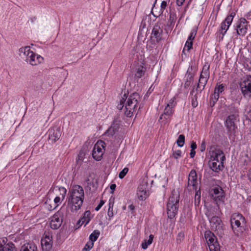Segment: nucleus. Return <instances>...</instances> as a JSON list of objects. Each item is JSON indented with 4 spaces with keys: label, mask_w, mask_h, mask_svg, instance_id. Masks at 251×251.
Returning a JSON list of instances; mask_svg holds the SVG:
<instances>
[{
    "label": "nucleus",
    "mask_w": 251,
    "mask_h": 251,
    "mask_svg": "<svg viewBox=\"0 0 251 251\" xmlns=\"http://www.w3.org/2000/svg\"><path fill=\"white\" fill-rule=\"evenodd\" d=\"M84 198L83 188L75 185L69 190L68 196V203L72 212H76L80 209Z\"/></svg>",
    "instance_id": "1"
},
{
    "label": "nucleus",
    "mask_w": 251,
    "mask_h": 251,
    "mask_svg": "<svg viewBox=\"0 0 251 251\" xmlns=\"http://www.w3.org/2000/svg\"><path fill=\"white\" fill-rule=\"evenodd\" d=\"M179 198V191L175 189L172 190L167 204V215L170 219L174 218L177 213Z\"/></svg>",
    "instance_id": "2"
},
{
    "label": "nucleus",
    "mask_w": 251,
    "mask_h": 251,
    "mask_svg": "<svg viewBox=\"0 0 251 251\" xmlns=\"http://www.w3.org/2000/svg\"><path fill=\"white\" fill-rule=\"evenodd\" d=\"M230 221L232 231L236 236H240L245 230L246 221L241 214H232Z\"/></svg>",
    "instance_id": "3"
},
{
    "label": "nucleus",
    "mask_w": 251,
    "mask_h": 251,
    "mask_svg": "<svg viewBox=\"0 0 251 251\" xmlns=\"http://www.w3.org/2000/svg\"><path fill=\"white\" fill-rule=\"evenodd\" d=\"M233 109L235 111L234 113L229 115L226 121V126L227 130L228 135L229 138L232 139H234L237 129L235 122L239 120L238 110L234 107Z\"/></svg>",
    "instance_id": "4"
},
{
    "label": "nucleus",
    "mask_w": 251,
    "mask_h": 251,
    "mask_svg": "<svg viewBox=\"0 0 251 251\" xmlns=\"http://www.w3.org/2000/svg\"><path fill=\"white\" fill-rule=\"evenodd\" d=\"M140 96L137 93H133L129 96L125 105V114L127 117H131L135 111Z\"/></svg>",
    "instance_id": "5"
},
{
    "label": "nucleus",
    "mask_w": 251,
    "mask_h": 251,
    "mask_svg": "<svg viewBox=\"0 0 251 251\" xmlns=\"http://www.w3.org/2000/svg\"><path fill=\"white\" fill-rule=\"evenodd\" d=\"M209 66L204 65L201 73L199 82L197 84V90L201 91L204 89L205 86L209 78Z\"/></svg>",
    "instance_id": "6"
},
{
    "label": "nucleus",
    "mask_w": 251,
    "mask_h": 251,
    "mask_svg": "<svg viewBox=\"0 0 251 251\" xmlns=\"http://www.w3.org/2000/svg\"><path fill=\"white\" fill-rule=\"evenodd\" d=\"M204 237L210 251H220V246L214 234L210 231L205 232Z\"/></svg>",
    "instance_id": "7"
},
{
    "label": "nucleus",
    "mask_w": 251,
    "mask_h": 251,
    "mask_svg": "<svg viewBox=\"0 0 251 251\" xmlns=\"http://www.w3.org/2000/svg\"><path fill=\"white\" fill-rule=\"evenodd\" d=\"M241 92L244 98L251 97V75H247L240 83Z\"/></svg>",
    "instance_id": "8"
},
{
    "label": "nucleus",
    "mask_w": 251,
    "mask_h": 251,
    "mask_svg": "<svg viewBox=\"0 0 251 251\" xmlns=\"http://www.w3.org/2000/svg\"><path fill=\"white\" fill-rule=\"evenodd\" d=\"M105 143L102 141H98L95 145L93 151V157L97 161L101 160L104 151Z\"/></svg>",
    "instance_id": "9"
},
{
    "label": "nucleus",
    "mask_w": 251,
    "mask_h": 251,
    "mask_svg": "<svg viewBox=\"0 0 251 251\" xmlns=\"http://www.w3.org/2000/svg\"><path fill=\"white\" fill-rule=\"evenodd\" d=\"M63 222V213L59 211L52 217L50 222V227L56 229L58 228L61 225Z\"/></svg>",
    "instance_id": "10"
},
{
    "label": "nucleus",
    "mask_w": 251,
    "mask_h": 251,
    "mask_svg": "<svg viewBox=\"0 0 251 251\" xmlns=\"http://www.w3.org/2000/svg\"><path fill=\"white\" fill-rule=\"evenodd\" d=\"M210 195L212 199L216 202L223 201L224 198V192L220 187H216L211 189Z\"/></svg>",
    "instance_id": "11"
},
{
    "label": "nucleus",
    "mask_w": 251,
    "mask_h": 251,
    "mask_svg": "<svg viewBox=\"0 0 251 251\" xmlns=\"http://www.w3.org/2000/svg\"><path fill=\"white\" fill-rule=\"evenodd\" d=\"M210 159L218 162L219 161L224 162L226 157L223 151L220 150L213 148V150L210 151Z\"/></svg>",
    "instance_id": "12"
},
{
    "label": "nucleus",
    "mask_w": 251,
    "mask_h": 251,
    "mask_svg": "<svg viewBox=\"0 0 251 251\" xmlns=\"http://www.w3.org/2000/svg\"><path fill=\"white\" fill-rule=\"evenodd\" d=\"M148 184L144 182L140 185L138 188L137 195L138 198L141 201L145 200L149 196V192L147 191Z\"/></svg>",
    "instance_id": "13"
},
{
    "label": "nucleus",
    "mask_w": 251,
    "mask_h": 251,
    "mask_svg": "<svg viewBox=\"0 0 251 251\" xmlns=\"http://www.w3.org/2000/svg\"><path fill=\"white\" fill-rule=\"evenodd\" d=\"M147 71L145 64L142 62L138 63L134 68V78L138 79L144 76Z\"/></svg>",
    "instance_id": "14"
},
{
    "label": "nucleus",
    "mask_w": 251,
    "mask_h": 251,
    "mask_svg": "<svg viewBox=\"0 0 251 251\" xmlns=\"http://www.w3.org/2000/svg\"><path fill=\"white\" fill-rule=\"evenodd\" d=\"M43 251H53L52 250V238L50 235H46L41 241Z\"/></svg>",
    "instance_id": "15"
},
{
    "label": "nucleus",
    "mask_w": 251,
    "mask_h": 251,
    "mask_svg": "<svg viewBox=\"0 0 251 251\" xmlns=\"http://www.w3.org/2000/svg\"><path fill=\"white\" fill-rule=\"evenodd\" d=\"M59 192V195L57 196L54 199V205L53 208L50 206V209H54L57 207L64 199L67 190L64 187H61L58 189Z\"/></svg>",
    "instance_id": "16"
},
{
    "label": "nucleus",
    "mask_w": 251,
    "mask_h": 251,
    "mask_svg": "<svg viewBox=\"0 0 251 251\" xmlns=\"http://www.w3.org/2000/svg\"><path fill=\"white\" fill-rule=\"evenodd\" d=\"M198 180L196 171L192 170L189 173L188 181V186H192L193 190L197 189Z\"/></svg>",
    "instance_id": "17"
},
{
    "label": "nucleus",
    "mask_w": 251,
    "mask_h": 251,
    "mask_svg": "<svg viewBox=\"0 0 251 251\" xmlns=\"http://www.w3.org/2000/svg\"><path fill=\"white\" fill-rule=\"evenodd\" d=\"M61 135L60 128L50 129L49 132V140L52 143H55L60 138Z\"/></svg>",
    "instance_id": "18"
},
{
    "label": "nucleus",
    "mask_w": 251,
    "mask_h": 251,
    "mask_svg": "<svg viewBox=\"0 0 251 251\" xmlns=\"http://www.w3.org/2000/svg\"><path fill=\"white\" fill-rule=\"evenodd\" d=\"M193 67L191 66L190 67H189L187 72L185 75V82L184 84V87L185 88H188L190 85L191 83L194 80V76L195 75V74L193 72Z\"/></svg>",
    "instance_id": "19"
},
{
    "label": "nucleus",
    "mask_w": 251,
    "mask_h": 251,
    "mask_svg": "<svg viewBox=\"0 0 251 251\" xmlns=\"http://www.w3.org/2000/svg\"><path fill=\"white\" fill-rule=\"evenodd\" d=\"M210 226L213 230H217L222 227V221L218 216H213L210 220Z\"/></svg>",
    "instance_id": "20"
},
{
    "label": "nucleus",
    "mask_w": 251,
    "mask_h": 251,
    "mask_svg": "<svg viewBox=\"0 0 251 251\" xmlns=\"http://www.w3.org/2000/svg\"><path fill=\"white\" fill-rule=\"evenodd\" d=\"M236 31L239 30L240 31L244 30H250V25H249V22L245 18H241L237 23Z\"/></svg>",
    "instance_id": "21"
},
{
    "label": "nucleus",
    "mask_w": 251,
    "mask_h": 251,
    "mask_svg": "<svg viewBox=\"0 0 251 251\" xmlns=\"http://www.w3.org/2000/svg\"><path fill=\"white\" fill-rule=\"evenodd\" d=\"M235 15V12H231L230 15L227 16V17L226 18V19L223 21L221 25V30H225V31H226L229 27V25H231L232 21L233 20V19Z\"/></svg>",
    "instance_id": "22"
},
{
    "label": "nucleus",
    "mask_w": 251,
    "mask_h": 251,
    "mask_svg": "<svg viewBox=\"0 0 251 251\" xmlns=\"http://www.w3.org/2000/svg\"><path fill=\"white\" fill-rule=\"evenodd\" d=\"M208 165L210 168L215 172H219L222 170L224 167L223 162L219 161V162H218L211 159L209 161Z\"/></svg>",
    "instance_id": "23"
},
{
    "label": "nucleus",
    "mask_w": 251,
    "mask_h": 251,
    "mask_svg": "<svg viewBox=\"0 0 251 251\" xmlns=\"http://www.w3.org/2000/svg\"><path fill=\"white\" fill-rule=\"evenodd\" d=\"M19 55L23 58H25V61L27 62L28 59H29V56L31 53L34 52L31 51L29 46H25L22 47L19 49Z\"/></svg>",
    "instance_id": "24"
},
{
    "label": "nucleus",
    "mask_w": 251,
    "mask_h": 251,
    "mask_svg": "<svg viewBox=\"0 0 251 251\" xmlns=\"http://www.w3.org/2000/svg\"><path fill=\"white\" fill-rule=\"evenodd\" d=\"M43 58L39 55H36L34 52L33 53H31L30 56H29V59H28L27 62L29 63L32 66L37 65V64L40 63L43 61Z\"/></svg>",
    "instance_id": "25"
},
{
    "label": "nucleus",
    "mask_w": 251,
    "mask_h": 251,
    "mask_svg": "<svg viewBox=\"0 0 251 251\" xmlns=\"http://www.w3.org/2000/svg\"><path fill=\"white\" fill-rule=\"evenodd\" d=\"M90 214L91 212L90 211H86L84 213L83 217H82L80 219H79L77 222V225L79 226H81L84 223H85V226L88 224L90 220Z\"/></svg>",
    "instance_id": "26"
},
{
    "label": "nucleus",
    "mask_w": 251,
    "mask_h": 251,
    "mask_svg": "<svg viewBox=\"0 0 251 251\" xmlns=\"http://www.w3.org/2000/svg\"><path fill=\"white\" fill-rule=\"evenodd\" d=\"M172 114V107H170V104H167L165 107L163 113L160 117L159 120L164 119L167 120L170 118Z\"/></svg>",
    "instance_id": "27"
},
{
    "label": "nucleus",
    "mask_w": 251,
    "mask_h": 251,
    "mask_svg": "<svg viewBox=\"0 0 251 251\" xmlns=\"http://www.w3.org/2000/svg\"><path fill=\"white\" fill-rule=\"evenodd\" d=\"M0 251H17L15 245L12 243L2 245L0 243Z\"/></svg>",
    "instance_id": "28"
},
{
    "label": "nucleus",
    "mask_w": 251,
    "mask_h": 251,
    "mask_svg": "<svg viewBox=\"0 0 251 251\" xmlns=\"http://www.w3.org/2000/svg\"><path fill=\"white\" fill-rule=\"evenodd\" d=\"M20 251H38V249L34 244H26L22 246Z\"/></svg>",
    "instance_id": "29"
},
{
    "label": "nucleus",
    "mask_w": 251,
    "mask_h": 251,
    "mask_svg": "<svg viewBox=\"0 0 251 251\" xmlns=\"http://www.w3.org/2000/svg\"><path fill=\"white\" fill-rule=\"evenodd\" d=\"M86 182L87 184V187H89V190H91V188H96L97 186L95 183H97V180L94 179L91 177V175H90L89 177L86 179Z\"/></svg>",
    "instance_id": "30"
},
{
    "label": "nucleus",
    "mask_w": 251,
    "mask_h": 251,
    "mask_svg": "<svg viewBox=\"0 0 251 251\" xmlns=\"http://www.w3.org/2000/svg\"><path fill=\"white\" fill-rule=\"evenodd\" d=\"M161 33L162 32H151V39L153 42H158L161 38Z\"/></svg>",
    "instance_id": "31"
},
{
    "label": "nucleus",
    "mask_w": 251,
    "mask_h": 251,
    "mask_svg": "<svg viewBox=\"0 0 251 251\" xmlns=\"http://www.w3.org/2000/svg\"><path fill=\"white\" fill-rule=\"evenodd\" d=\"M153 235L152 234H151L149 236V239L147 240L146 239L144 240L142 244V248L143 249H147L149 245H151L153 239Z\"/></svg>",
    "instance_id": "32"
},
{
    "label": "nucleus",
    "mask_w": 251,
    "mask_h": 251,
    "mask_svg": "<svg viewBox=\"0 0 251 251\" xmlns=\"http://www.w3.org/2000/svg\"><path fill=\"white\" fill-rule=\"evenodd\" d=\"M118 131V128L115 126H111L105 132V135L108 136H113Z\"/></svg>",
    "instance_id": "33"
},
{
    "label": "nucleus",
    "mask_w": 251,
    "mask_h": 251,
    "mask_svg": "<svg viewBox=\"0 0 251 251\" xmlns=\"http://www.w3.org/2000/svg\"><path fill=\"white\" fill-rule=\"evenodd\" d=\"M174 21V17L171 15L170 17V20L167 24V28H166V30L171 31L173 30V28L175 25V22Z\"/></svg>",
    "instance_id": "34"
},
{
    "label": "nucleus",
    "mask_w": 251,
    "mask_h": 251,
    "mask_svg": "<svg viewBox=\"0 0 251 251\" xmlns=\"http://www.w3.org/2000/svg\"><path fill=\"white\" fill-rule=\"evenodd\" d=\"M225 85L223 84L216 85L214 90V94H218L220 96V94L222 93L225 89Z\"/></svg>",
    "instance_id": "35"
},
{
    "label": "nucleus",
    "mask_w": 251,
    "mask_h": 251,
    "mask_svg": "<svg viewBox=\"0 0 251 251\" xmlns=\"http://www.w3.org/2000/svg\"><path fill=\"white\" fill-rule=\"evenodd\" d=\"M108 205H109V207H108V212H107V215H108L109 219H110L114 215L113 212V205H114V201H111V200H110Z\"/></svg>",
    "instance_id": "36"
},
{
    "label": "nucleus",
    "mask_w": 251,
    "mask_h": 251,
    "mask_svg": "<svg viewBox=\"0 0 251 251\" xmlns=\"http://www.w3.org/2000/svg\"><path fill=\"white\" fill-rule=\"evenodd\" d=\"M100 232L98 230H95L89 237V239L93 243L96 241L100 235Z\"/></svg>",
    "instance_id": "37"
},
{
    "label": "nucleus",
    "mask_w": 251,
    "mask_h": 251,
    "mask_svg": "<svg viewBox=\"0 0 251 251\" xmlns=\"http://www.w3.org/2000/svg\"><path fill=\"white\" fill-rule=\"evenodd\" d=\"M219 98V95L218 94H213L211 96L210 101V105L211 107L214 106L215 104L218 100Z\"/></svg>",
    "instance_id": "38"
},
{
    "label": "nucleus",
    "mask_w": 251,
    "mask_h": 251,
    "mask_svg": "<svg viewBox=\"0 0 251 251\" xmlns=\"http://www.w3.org/2000/svg\"><path fill=\"white\" fill-rule=\"evenodd\" d=\"M177 145L179 147H182L185 143V136L183 134H181L178 136V138L176 141Z\"/></svg>",
    "instance_id": "39"
},
{
    "label": "nucleus",
    "mask_w": 251,
    "mask_h": 251,
    "mask_svg": "<svg viewBox=\"0 0 251 251\" xmlns=\"http://www.w3.org/2000/svg\"><path fill=\"white\" fill-rule=\"evenodd\" d=\"M201 201V192L200 190H196V193L195 195V204L198 205L199 204Z\"/></svg>",
    "instance_id": "40"
},
{
    "label": "nucleus",
    "mask_w": 251,
    "mask_h": 251,
    "mask_svg": "<svg viewBox=\"0 0 251 251\" xmlns=\"http://www.w3.org/2000/svg\"><path fill=\"white\" fill-rule=\"evenodd\" d=\"M94 243L92 242H88L85 245L84 248L83 249V251H89L93 247Z\"/></svg>",
    "instance_id": "41"
},
{
    "label": "nucleus",
    "mask_w": 251,
    "mask_h": 251,
    "mask_svg": "<svg viewBox=\"0 0 251 251\" xmlns=\"http://www.w3.org/2000/svg\"><path fill=\"white\" fill-rule=\"evenodd\" d=\"M127 98V96L126 94L124 95V98L120 101V103L118 104L117 107L119 109L121 110L124 107V103L125 101V100Z\"/></svg>",
    "instance_id": "42"
},
{
    "label": "nucleus",
    "mask_w": 251,
    "mask_h": 251,
    "mask_svg": "<svg viewBox=\"0 0 251 251\" xmlns=\"http://www.w3.org/2000/svg\"><path fill=\"white\" fill-rule=\"evenodd\" d=\"M128 169L127 168H125L119 174V177L120 178H123L126 175L128 172Z\"/></svg>",
    "instance_id": "43"
},
{
    "label": "nucleus",
    "mask_w": 251,
    "mask_h": 251,
    "mask_svg": "<svg viewBox=\"0 0 251 251\" xmlns=\"http://www.w3.org/2000/svg\"><path fill=\"white\" fill-rule=\"evenodd\" d=\"M192 45H193V41H189L187 40L185 43L184 48L187 47V50L189 51L192 48ZM184 50H185V48H184L183 50V51H182L183 53H184Z\"/></svg>",
    "instance_id": "44"
},
{
    "label": "nucleus",
    "mask_w": 251,
    "mask_h": 251,
    "mask_svg": "<svg viewBox=\"0 0 251 251\" xmlns=\"http://www.w3.org/2000/svg\"><path fill=\"white\" fill-rule=\"evenodd\" d=\"M184 237V234L183 232H179L176 238L177 242L180 243L183 239Z\"/></svg>",
    "instance_id": "45"
},
{
    "label": "nucleus",
    "mask_w": 251,
    "mask_h": 251,
    "mask_svg": "<svg viewBox=\"0 0 251 251\" xmlns=\"http://www.w3.org/2000/svg\"><path fill=\"white\" fill-rule=\"evenodd\" d=\"M192 105L194 107H196L198 105L197 96L195 95L192 99Z\"/></svg>",
    "instance_id": "46"
},
{
    "label": "nucleus",
    "mask_w": 251,
    "mask_h": 251,
    "mask_svg": "<svg viewBox=\"0 0 251 251\" xmlns=\"http://www.w3.org/2000/svg\"><path fill=\"white\" fill-rule=\"evenodd\" d=\"M181 151L180 150H177L173 152V156L175 158L177 159L178 157L181 156Z\"/></svg>",
    "instance_id": "47"
},
{
    "label": "nucleus",
    "mask_w": 251,
    "mask_h": 251,
    "mask_svg": "<svg viewBox=\"0 0 251 251\" xmlns=\"http://www.w3.org/2000/svg\"><path fill=\"white\" fill-rule=\"evenodd\" d=\"M246 116L247 118L251 121V107L247 109Z\"/></svg>",
    "instance_id": "48"
},
{
    "label": "nucleus",
    "mask_w": 251,
    "mask_h": 251,
    "mask_svg": "<svg viewBox=\"0 0 251 251\" xmlns=\"http://www.w3.org/2000/svg\"><path fill=\"white\" fill-rule=\"evenodd\" d=\"M200 151H201V152H203L205 151V141H203L201 144V146L200 147Z\"/></svg>",
    "instance_id": "49"
},
{
    "label": "nucleus",
    "mask_w": 251,
    "mask_h": 251,
    "mask_svg": "<svg viewBox=\"0 0 251 251\" xmlns=\"http://www.w3.org/2000/svg\"><path fill=\"white\" fill-rule=\"evenodd\" d=\"M104 203V201L103 200H100V203L99 205L95 208V210L96 211H99L100 208L101 207V206L103 205Z\"/></svg>",
    "instance_id": "50"
},
{
    "label": "nucleus",
    "mask_w": 251,
    "mask_h": 251,
    "mask_svg": "<svg viewBox=\"0 0 251 251\" xmlns=\"http://www.w3.org/2000/svg\"><path fill=\"white\" fill-rule=\"evenodd\" d=\"M196 35V33L195 34H194V32H191L190 35L188 37L187 40L189 41H192L194 39Z\"/></svg>",
    "instance_id": "51"
},
{
    "label": "nucleus",
    "mask_w": 251,
    "mask_h": 251,
    "mask_svg": "<svg viewBox=\"0 0 251 251\" xmlns=\"http://www.w3.org/2000/svg\"><path fill=\"white\" fill-rule=\"evenodd\" d=\"M161 9L164 10L167 6V2L166 1H162L161 3Z\"/></svg>",
    "instance_id": "52"
},
{
    "label": "nucleus",
    "mask_w": 251,
    "mask_h": 251,
    "mask_svg": "<svg viewBox=\"0 0 251 251\" xmlns=\"http://www.w3.org/2000/svg\"><path fill=\"white\" fill-rule=\"evenodd\" d=\"M191 148L192 150H195L197 148V144L196 142L193 141L191 144Z\"/></svg>",
    "instance_id": "53"
},
{
    "label": "nucleus",
    "mask_w": 251,
    "mask_h": 251,
    "mask_svg": "<svg viewBox=\"0 0 251 251\" xmlns=\"http://www.w3.org/2000/svg\"><path fill=\"white\" fill-rule=\"evenodd\" d=\"M185 0H176V4L178 6H181L183 4Z\"/></svg>",
    "instance_id": "54"
},
{
    "label": "nucleus",
    "mask_w": 251,
    "mask_h": 251,
    "mask_svg": "<svg viewBox=\"0 0 251 251\" xmlns=\"http://www.w3.org/2000/svg\"><path fill=\"white\" fill-rule=\"evenodd\" d=\"M116 187V185L115 184H112L110 186V189L112 190V193H113L114 191L115 190Z\"/></svg>",
    "instance_id": "55"
},
{
    "label": "nucleus",
    "mask_w": 251,
    "mask_h": 251,
    "mask_svg": "<svg viewBox=\"0 0 251 251\" xmlns=\"http://www.w3.org/2000/svg\"><path fill=\"white\" fill-rule=\"evenodd\" d=\"M196 151L194 150H191V152L190 153V157L193 158L194 156L195 155Z\"/></svg>",
    "instance_id": "56"
},
{
    "label": "nucleus",
    "mask_w": 251,
    "mask_h": 251,
    "mask_svg": "<svg viewBox=\"0 0 251 251\" xmlns=\"http://www.w3.org/2000/svg\"><path fill=\"white\" fill-rule=\"evenodd\" d=\"M82 154L81 153H79L78 155V156H77V162H78V161L79 160H82Z\"/></svg>",
    "instance_id": "57"
},
{
    "label": "nucleus",
    "mask_w": 251,
    "mask_h": 251,
    "mask_svg": "<svg viewBox=\"0 0 251 251\" xmlns=\"http://www.w3.org/2000/svg\"><path fill=\"white\" fill-rule=\"evenodd\" d=\"M36 20V18L35 17H32L30 18V22L32 23V22H33L34 21H35Z\"/></svg>",
    "instance_id": "58"
},
{
    "label": "nucleus",
    "mask_w": 251,
    "mask_h": 251,
    "mask_svg": "<svg viewBox=\"0 0 251 251\" xmlns=\"http://www.w3.org/2000/svg\"><path fill=\"white\" fill-rule=\"evenodd\" d=\"M129 208L130 210H133L134 209V206L132 204H131L129 206Z\"/></svg>",
    "instance_id": "59"
},
{
    "label": "nucleus",
    "mask_w": 251,
    "mask_h": 251,
    "mask_svg": "<svg viewBox=\"0 0 251 251\" xmlns=\"http://www.w3.org/2000/svg\"><path fill=\"white\" fill-rule=\"evenodd\" d=\"M173 102L174 101L172 100V101H170V102L168 104H170V107H172V108L173 107Z\"/></svg>",
    "instance_id": "60"
},
{
    "label": "nucleus",
    "mask_w": 251,
    "mask_h": 251,
    "mask_svg": "<svg viewBox=\"0 0 251 251\" xmlns=\"http://www.w3.org/2000/svg\"><path fill=\"white\" fill-rule=\"evenodd\" d=\"M249 179L251 181V171L250 172V174L249 175Z\"/></svg>",
    "instance_id": "61"
},
{
    "label": "nucleus",
    "mask_w": 251,
    "mask_h": 251,
    "mask_svg": "<svg viewBox=\"0 0 251 251\" xmlns=\"http://www.w3.org/2000/svg\"><path fill=\"white\" fill-rule=\"evenodd\" d=\"M221 33H223V34H222V35H223V36H224V34H225L226 32H224V33H223V32H221ZM223 37V36H222V37Z\"/></svg>",
    "instance_id": "62"
},
{
    "label": "nucleus",
    "mask_w": 251,
    "mask_h": 251,
    "mask_svg": "<svg viewBox=\"0 0 251 251\" xmlns=\"http://www.w3.org/2000/svg\"><path fill=\"white\" fill-rule=\"evenodd\" d=\"M237 35H240V33H239V32H237Z\"/></svg>",
    "instance_id": "63"
},
{
    "label": "nucleus",
    "mask_w": 251,
    "mask_h": 251,
    "mask_svg": "<svg viewBox=\"0 0 251 251\" xmlns=\"http://www.w3.org/2000/svg\"><path fill=\"white\" fill-rule=\"evenodd\" d=\"M193 92H194V90H192V91L191 92V94H192V93H193Z\"/></svg>",
    "instance_id": "64"
}]
</instances>
